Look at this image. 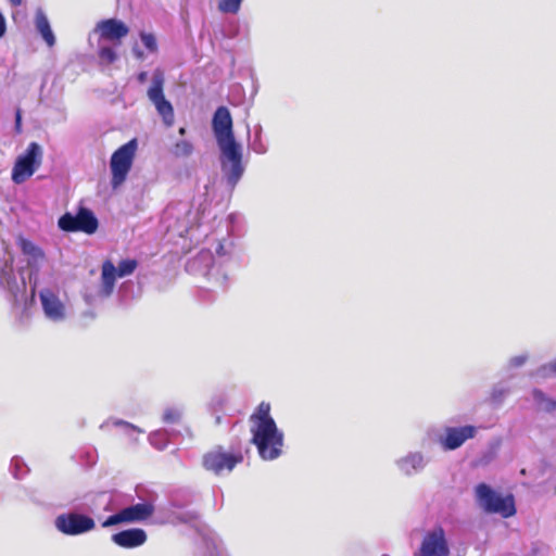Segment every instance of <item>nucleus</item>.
Instances as JSON below:
<instances>
[{
  "instance_id": "10",
  "label": "nucleus",
  "mask_w": 556,
  "mask_h": 556,
  "mask_svg": "<svg viewBox=\"0 0 556 556\" xmlns=\"http://www.w3.org/2000/svg\"><path fill=\"white\" fill-rule=\"evenodd\" d=\"M154 513V507L149 503H138L123 508L118 513L108 517L102 527L108 528L124 522H138L150 518Z\"/></svg>"
},
{
  "instance_id": "12",
  "label": "nucleus",
  "mask_w": 556,
  "mask_h": 556,
  "mask_svg": "<svg viewBox=\"0 0 556 556\" xmlns=\"http://www.w3.org/2000/svg\"><path fill=\"white\" fill-rule=\"evenodd\" d=\"M477 428L475 426L447 427L444 437L440 442L444 450L453 451L460 447L467 440L475 438Z\"/></svg>"
},
{
  "instance_id": "30",
  "label": "nucleus",
  "mask_w": 556,
  "mask_h": 556,
  "mask_svg": "<svg viewBox=\"0 0 556 556\" xmlns=\"http://www.w3.org/2000/svg\"><path fill=\"white\" fill-rule=\"evenodd\" d=\"M135 55L137 59L142 60L143 59V52L140 50H135Z\"/></svg>"
},
{
  "instance_id": "23",
  "label": "nucleus",
  "mask_w": 556,
  "mask_h": 556,
  "mask_svg": "<svg viewBox=\"0 0 556 556\" xmlns=\"http://www.w3.org/2000/svg\"><path fill=\"white\" fill-rule=\"evenodd\" d=\"M99 59L102 63L112 64L117 60V54L111 47H101L98 51Z\"/></svg>"
},
{
  "instance_id": "17",
  "label": "nucleus",
  "mask_w": 556,
  "mask_h": 556,
  "mask_svg": "<svg viewBox=\"0 0 556 556\" xmlns=\"http://www.w3.org/2000/svg\"><path fill=\"white\" fill-rule=\"evenodd\" d=\"M36 28L49 47L54 46V35L51 30L50 23L47 16L42 12H38L36 15Z\"/></svg>"
},
{
  "instance_id": "28",
  "label": "nucleus",
  "mask_w": 556,
  "mask_h": 556,
  "mask_svg": "<svg viewBox=\"0 0 556 556\" xmlns=\"http://www.w3.org/2000/svg\"><path fill=\"white\" fill-rule=\"evenodd\" d=\"M147 77H148L147 72H140L137 75V80H138L139 84H144L147 81Z\"/></svg>"
},
{
  "instance_id": "32",
  "label": "nucleus",
  "mask_w": 556,
  "mask_h": 556,
  "mask_svg": "<svg viewBox=\"0 0 556 556\" xmlns=\"http://www.w3.org/2000/svg\"><path fill=\"white\" fill-rule=\"evenodd\" d=\"M222 421H223L222 416H216V417H215V425H220V424H222Z\"/></svg>"
},
{
  "instance_id": "1",
  "label": "nucleus",
  "mask_w": 556,
  "mask_h": 556,
  "mask_svg": "<svg viewBox=\"0 0 556 556\" xmlns=\"http://www.w3.org/2000/svg\"><path fill=\"white\" fill-rule=\"evenodd\" d=\"M212 129L223 160L230 163L226 172L231 186L237 185L243 175L242 149L233 134L232 117L226 106H218L212 118Z\"/></svg>"
},
{
  "instance_id": "6",
  "label": "nucleus",
  "mask_w": 556,
  "mask_h": 556,
  "mask_svg": "<svg viewBox=\"0 0 556 556\" xmlns=\"http://www.w3.org/2000/svg\"><path fill=\"white\" fill-rule=\"evenodd\" d=\"M165 77L161 68L153 72L152 84L147 91L149 100L154 104L157 114L166 127H172L175 123V113L172 103L164 94Z\"/></svg>"
},
{
  "instance_id": "11",
  "label": "nucleus",
  "mask_w": 556,
  "mask_h": 556,
  "mask_svg": "<svg viewBox=\"0 0 556 556\" xmlns=\"http://www.w3.org/2000/svg\"><path fill=\"white\" fill-rule=\"evenodd\" d=\"M94 520L86 515L77 513L62 514L55 519V527L67 535H78L94 528Z\"/></svg>"
},
{
  "instance_id": "24",
  "label": "nucleus",
  "mask_w": 556,
  "mask_h": 556,
  "mask_svg": "<svg viewBox=\"0 0 556 556\" xmlns=\"http://www.w3.org/2000/svg\"><path fill=\"white\" fill-rule=\"evenodd\" d=\"M140 39L143 46L152 53L157 51V41L153 34L141 31Z\"/></svg>"
},
{
  "instance_id": "27",
  "label": "nucleus",
  "mask_w": 556,
  "mask_h": 556,
  "mask_svg": "<svg viewBox=\"0 0 556 556\" xmlns=\"http://www.w3.org/2000/svg\"><path fill=\"white\" fill-rule=\"evenodd\" d=\"M5 30H7L5 18L3 16V14L0 12V38L4 36Z\"/></svg>"
},
{
  "instance_id": "13",
  "label": "nucleus",
  "mask_w": 556,
  "mask_h": 556,
  "mask_svg": "<svg viewBox=\"0 0 556 556\" xmlns=\"http://www.w3.org/2000/svg\"><path fill=\"white\" fill-rule=\"evenodd\" d=\"M96 30L99 31L100 38L121 43L128 33V26L117 18L102 20L97 24Z\"/></svg>"
},
{
  "instance_id": "19",
  "label": "nucleus",
  "mask_w": 556,
  "mask_h": 556,
  "mask_svg": "<svg viewBox=\"0 0 556 556\" xmlns=\"http://www.w3.org/2000/svg\"><path fill=\"white\" fill-rule=\"evenodd\" d=\"M532 396L542 410L546 413L556 410V400L549 399L542 390L533 389Z\"/></svg>"
},
{
  "instance_id": "26",
  "label": "nucleus",
  "mask_w": 556,
  "mask_h": 556,
  "mask_svg": "<svg viewBox=\"0 0 556 556\" xmlns=\"http://www.w3.org/2000/svg\"><path fill=\"white\" fill-rule=\"evenodd\" d=\"M21 127H22V114H21V110L18 109L15 114V129L17 132L21 131Z\"/></svg>"
},
{
  "instance_id": "31",
  "label": "nucleus",
  "mask_w": 556,
  "mask_h": 556,
  "mask_svg": "<svg viewBox=\"0 0 556 556\" xmlns=\"http://www.w3.org/2000/svg\"><path fill=\"white\" fill-rule=\"evenodd\" d=\"M9 2L13 5V7H18L22 4V0H9Z\"/></svg>"
},
{
  "instance_id": "4",
  "label": "nucleus",
  "mask_w": 556,
  "mask_h": 556,
  "mask_svg": "<svg viewBox=\"0 0 556 556\" xmlns=\"http://www.w3.org/2000/svg\"><path fill=\"white\" fill-rule=\"evenodd\" d=\"M138 148L137 139H131L113 152L110 159L111 187L117 190L127 180Z\"/></svg>"
},
{
  "instance_id": "16",
  "label": "nucleus",
  "mask_w": 556,
  "mask_h": 556,
  "mask_svg": "<svg viewBox=\"0 0 556 556\" xmlns=\"http://www.w3.org/2000/svg\"><path fill=\"white\" fill-rule=\"evenodd\" d=\"M18 247L23 254L28 256V265H37L45 258V252L38 245L34 244L30 240L21 238L18 240Z\"/></svg>"
},
{
  "instance_id": "34",
  "label": "nucleus",
  "mask_w": 556,
  "mask_h": 556,
  "mask_svg": "<svg viewBox=\"0 0 556 556\" xmlns=\"http://www.w3.org/2000/svg\"><path fill=\"white\" fill-rule=\"evenodd\" d=\"M115 424H116V425L129 426V424H128V422H126V421H122V420H119V421H117V422H115Z\"/></svg>"
},
{
  "instance_id": "15",
  "label": "nucleus",
  "mask_w": 556,
  "mask_h": 556,
  "mask_svg": "<svg viewBox=\"0 0 556 556\" xmlns=\"http://www.w3.org/2000/svg\"><path fill=\"white\" fill-rule=\"evenodd\" d=\"M112 541L121 547L134 548L146 543L147 533L139 528L127 529L113 534Z\"/></svg>"
},
{
  "instance_id": "5",
  "label": "nucleus",
  "mask_w": 556,
  "mask_h": 556,
  "mask_svg": "<svg viewBox=\"0 0 556 556\" xmlns=\"http://www.w3.org/2000/svg\"><path fill=\"white\" fill-rule=\"evenodd\" d=\"M243 459L241 450L226 451L223 445H216L203 454L202 466L206 471L220 476L231 472Z\"/></svg>"
},
{
  "instance_id": "8",
  "label": "nucleus",
  "mask_w": 556,
  "mask_h": 556,
  "mask_svg": "<svg viewBox=\"0 0 556 556\" xmlns=\"http://www.w3.org/2000/svg\"><path fill=\"white\" fill-rule=\"evenodd\" d=\"M59 227L66 232H85L92 235L98 230L99 222L93 212L87 207H79L76 215L63 214L58 222Z\"/></svg>"
},
{
  "instance_id": "35",
  "label": "nucleus",
  "mask_w": 556,
  "mask_h": 556,
  "mask_svg": "<svg viewBox=\"0 0 556 556\" xmlns=\"http://www.w3.org/2000/svg\"><path fill=\"white\" fill-rule=\"evenodd\" d=\"M553 369L556 371V362L553 364Z\"/></svg>"
},
{
  "instance_id": "33",
  "label": "nucleus",
  "mask_w": 556,
  "mask_h": 556,
  "mask_svg": "<svg viewBox=\"0 0 556 556\" xmlns=\"http://www.w3.org/2000/svg\"><path fill=\"white\" fill-rule=\"evenodd\" d=\"M178 132H179L180 136L186 135V128L185 127H180Z\"/></svg>"
},
{
  "instance_id": "20",
  "label": "nucleus",
  "mask_w": 556,
  "mask_h": 556,
  "mask_svg": "<svg viewBox=\"0 0 556 556\" xmlns=\"http://www.w3.org/2000/svg\"><path fill=\"white\" fill-rule=\"evenodd\" d=\"M193 144L188 140L177 141L173 147V154L176 157H188L193 153Z\"/></svg>"
},
{
  "instance_id": "22",
  "label": "nucleus",
  "mask_w": 556,
  "mask_h": 556,
  "mask_svg": "<svg viewBox=\"0 0 556 556\" xmlns=\"http://www.w3.org/2000/svg\"><path fill=\"white\" fill-rule=\"evenodd\" d=\"M137 261L136 260H123L119 264H118V267L116 268L117 269V275L118 277H125V276H128V275H131L135 269L137 268Z\"/></svg>"
},
{
  "instance_id": "25",
  "label": "nucleus",
  "mask_w": 556,
  "mask_h": 556,
  "mask_svg": "<svg viewBox=\"0 0 556 556\" xmlns=\"http://www.w3.org/2000/svg\"><path fill=\"white\" fill-rule=\"evenodd\" d=\"M181 413L174 407H169L164 412L163 420L166 424H176L179 421Z\"/></svg>"
},
{
  "instance_id": "9",
  "label": "nucleus",
  "mask_w": 556,
  "mask_h": 556,
  "mask_svg": "<svg viewBox=\"0 0 556 556\" xmlns=\"http://www.w3.org/2000/svg\"><path fill=\"white\" fill-rule=\"evenodd\" d=\"M414 556H450V546L444 529L438 526L426 532Z\"/></svg>"
},
{
  "instance_id": "18",
  "label": "nucleus",
  "mask_w": 556,
  "mask_h": 556,
  "mask_svg": "<svg viewBox=\"0 0 556 556\" xmlns=\"http://www.w3.org/2000/svg\"><path fill=\"white\" fill-rule=\"evenodd\" d=\"M117 277V269L114 264L110 260L104 261L101 267V279L103 286L111 291Z\"/></svg>"
},
{
  "instance_id": "29",
  "label": "nucleus",
  "mask_w": 556,
  "mask_h": 556,
  "mask_svg": "<svg viewBox=\"0 0 556 556\" xmlns=\"http://www.w3.org/2000/svg\"><path fill=\"white\" fill-rule=\"evenodd\" d=\"M511 363L515 365V366H520L525 363V357H515L511 359Z\"/></svg>"
},
{
  "instance_id": "2",
  "label": "nucleus",
  "mask_w": 556,
  "mask_h": 556,
  "mask_svg": "<svg viewBox=\"0 0 556 556\" xmlns=\"http://www.w3.org/2000/svg\"><path fill=\"white\" fill-rule=\"evenodd\" d=\"M252 422L251 442L257 447L260 456L273 460L280 456L283 445V434L277 428L270 416V404L261 402L250 416Z\"/></svg>"
},
{
  "instance_id": "36",
  "label": "nucleus",
  "mask_w": 556,
  "mask_h": 556,
  "mask_svg": "<svg viewBox=\"0 0 556 556\" xmlns=\"http://www.w3.org/2000/svg\"><path fill=\"white\" fill-rule=\"evenodd\" d=\"M223 169L225 170L226 169V164L223 162Z\"/></svg>"
},
{
  "instance_id": "21",
  "label": "nucleus",
  "mask_w": 556,
  "mask_h": 556,
  "mask_svg": "<svg viewBox=\"0 0 556 556\" xmlns=\"http://www.w3.org/2000/svg\"><path fill=\"white\" fill-rule=\"evenodd\" d=\"M243 0H218V10L225 14H237L240 11Z\"/></svg>"
},
{
  "instance_id": "14",
  "label": "nucleus",
  "mask_w": 556,
  "mask_h": 556,
  "mask_svg": "<svg viewBox=\"0 0 556 556\" xmlns=\"http://www.w3.org/2000/svg\"><path fill=\"white\" fill-rule=\"evenodd\" d=\"M43 312L48 318L54 321L62 320L65 317L64 304L51 290L45 289L39 294Z\"/></svg>"
},
{
  "instance_id": "7",
  "label": "nucleus",
  "mask_w": 556,
  "mask_h": 556,
  "mask_svg": "<svg viewBox=\"0 0 556 556\" xmlns=\"http://www.w3.org/2000/svg\"><path fill=\"white\" fill-rule=\"evenodd\" d=\"M42 163V149L37 142H30L24 154L20 155L12 168L11 178L21 185L30 178Z\"/></svg>"
},
{
  "instance_id": "3",
  "label": "nucleus",
  "mask_w": 556,
  "mask_h": 556,
  "mask_svg": "<svg viewBox=\"0 0 556 556\" xmlns=\"http://www.w3.org/2000/svg\"><path fill=\"white\" fill-rule=\"evenodd\" d=\"M475 497L478 505L488 514L500 515L506 519L514 517L517 513L514 494L500 493L484 482L476 485Z\"/></svg>"
}]
</instances>
